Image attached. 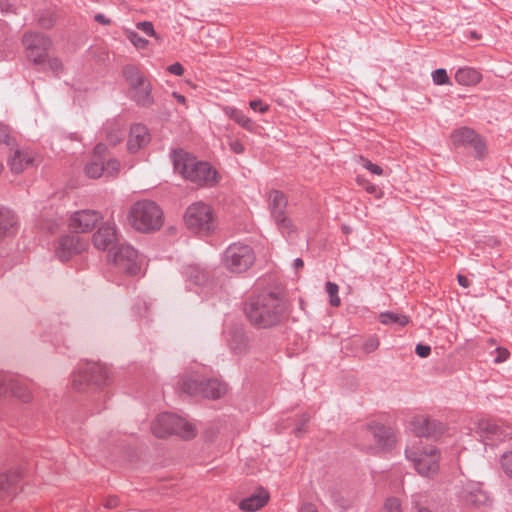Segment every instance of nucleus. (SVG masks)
Listing matches in <instances>:
<instances>
[{
	"mask_svg": "<svg viewBox=\"0 0 512 512\" xmlns=\"http://www.w3.org/2000/svg\"><path fill=\"white\" fill-rule=\"evenodd\" d=\"M4 476H0V482L3 480Z\"/></svg>",
	"mask_w": 512,
	"mask_h": 512,
	"instance_id": "63",
	"label": "nucleus"
},
{
	"mask_svg": "<svg viewBox=\"0 0 512 512\" xmlns=\"http://www.w3.org/2000/svg\"><path fill=\"white\" fill-rule=\"evenodd\" d=\"M284 311L282 301L273 294H265L251 300L246 307L249 321L259 328H268L280 322Z\"/></svg>",
	"mask_w": 512,
	"mask_h": 512,
	"instance_id": "2",
	"label": "nucleus"
},
{
	"mask_svg": "<svg viewBox=\"0 0 512 512\" xmlns=\"http://www.w3.org/2000/svg\"><path fill=\"white\" fill-rule=\"evenodd\" d=\"M6 393L5 378L0 375V398Z\"/></svg>",
	"mask_w": 512,
	"mask_h": 512,
	"instance_id": "56",
	"label": "nucleus"
},
{
	"mask_svg": "<svg viewBox=\"0 0 512 512\" xmlns=\"http://www.w3.org/2000/svg\"><path fill=\"white\" fill-rule=\"evenodd\" d=\"M223 111L229 119L233 120L243 129L250 133H258L260 127L250 117L246 116L241 110L232 106H224Z\"/></svg>",
	"mask_w": 512,
	"mask_h": 512,
	"instance_id": "21",
	"label": "nucleus"
},
{
	"mask_svg": "<svg viewBox=\"0 0 512 512\" xmlns=\"http://www.w3.org/2000/svg\"><path fill=\"white\" fill-rule=\"evenodd\" d=\"M203 385L204 379L198 374L183 377L179 382L181 391L194 396L201 394Z\"/></svg>",
	"mask_w": 512,
	"mask_h": 512,
	"instance_id": "25",
	"label": "nucleus"
},
{
	"mask_svg": "<svg viewBox=\"0 0 512 512\" xmlns=\"http://www.w3.org/2000/svg\"><path fill=\"white\" fill-rule=\"evenodd\" d=\"M368 193L375 194L378 192L377 187L374 184L367 183V185L364 188Z\"/></svg>",
	"mask_w": 512,
	"mask_h": 512,
	"instance_id": "55",
	"label": "nucleus"
},
{
	"mask_svg": "<svg viewBox=\"0 0 512 512\" xmlns=\"http://www.w3.org/2000/svg\"><path fill=\"white\" fill-rule=\"evenodd\" d=\"M136 27L143 31L146 35L159 39L157 33L154 30L153 24L149 21L138 22Z\"/></svg>",
	"mask_w": 512,
	"mask_h": 512,
	"instance_id": "41",
	"label": "nucleus"
},
{
	"mask_svg": "<svg viewBox=\"0 0 512 512\" xmlns=\"http://www.w3.org/2000/svg\"><path fill=\"white\" fill-rule=\"evenodd\" d=\"M469 147L473 149V156L476 159L482 160L486 157L487 146L485 141L479 135L476 136V138L473 140Z\"/></svg>",
	"mask_w": 512,
	"mask_h": 512,
	"instance_id": "31",
	"label": "nucleus"
},
{
	"mask_svg": "<svg viewBox=\"0 0 512 512\" xmlns=\"http://www.w3.org/2000/svg\"><path fill=\"white\" fill-rule=\"evenodd\" d=\"M183 219L187 229L201 236L212 235L218 227V217L214 208L202 201L190 204Z\"/></svg>",
	"mask_w": 512,
	"mask_h": 512,
	"instance_id": "4",
	"label": "nucleus"
},
{
	"mask_svg": "<svg viewBox=\"0 0 512 512\" xmlns=\"http://www.w3.org/2000/svg\"><path fill=\"white\" fill-rule=\"evenodd\" d=\"M433 82L436 85L449 84V77L445 69L439 68L432 73Z\"/></svg>",
	"mask_w": 512,
	"mask_h": 512,
	"instance_id": "37",
	"label": "nucleus"
},
{
	"mask_svg": "<svg viewBox=\"0 0 512 512\" xmlns=\"http://www.w3.org/2000/svg\"><path fill=\"white\" fill-rule=\"evenodd\" d=\"M172 97L181 105H183L185 108H188L187 106V99L184 95L179 94L177 92L172 93Z\"/></svg>",
	"mask_w": 512,
	"mask_h": 512,
	"instance_id": "50",
	"label": "nucleus"
},
{
	"mask_svg": "<svg viewBox=\"0 0 512 512\" xmlns=\"http://www.w3.org/2000/svg\"><path fill=\"white\" fill-rule=\"evenodd\" d=\"M476 432L487 439L502 440L509 436L502 423L488 418H477L475 420Z\"/></svg>",
	"mask_w": 512,
	"mask_h": 512,
	"instance_id": "17",
	"label": "nucleus"
},
{
	"mask_svg": "<svg viewBox=\"0 0 512 512\" xmlns=\"http://www.w3.org/2000/svg\"><path fill=\"white\" fill-rule=\"evenodd\" d=\"M125 35L132 45L137 49H146L149 41L142 38L138 33L132 30H126Z\"/></svg>",
	"mask_w": 512,
	"mask_h": 512,
	"instance_id": "34",
	"label": "nucleus"
},
{
	"mask_svg": "<svg viewBox=\"0 0 512 512\" xmlns=\"http://www.w3.org/2000/svg\"><path fill=\"white\" fill-rule=\"evenodd\" d=\"M308 420H309L308 417H306V416L302 417L301 425L299 427H297L296 430H295V434L296 435L299 436L301 433L304 432L303 426L308 422Z\"/></svg>",
	"mask_w": 512,
	"mask_h": 512,
	"instance_id": "53",
	"label": "nucleus"
},
{
	"mask_svg": "<svg viewBox=\"0 0 512 512\" xmlns=\"http://www.w3.org/2000/svg\"><path fill=\"white\" fill-rule=\"evenodd\" d=\"M9 141V130L5 125L0 124V143Z\"/></svg>",
	"mask_w": 512,
	"mask_h": 512,
	"instance_id": "49",
	"label": "nucleus"
},
{
	"mask_svg": "<svg viewBox=\"0 0 512 512\" xmlns=\"http://www.w3.org/2000/svg\"><path fill=\"white\" fill-rule=\"evenodd\" d=\"M16 224L15 216L9 210H0V238L8 235Z\"/></svg>",
	"mask_w": 512,
	"mask_h": 512,
	"instance_id": "28",
	"label": "nucleus"
},
{
	"mask_svg": "<svg viewBox=\"0 0 512 512\" xmlns=\"http://www.w3.org/2000/svg\"><path fill=\"white\" fill-rule=\"evenodd\" d=\"M118 505V499L116 497H109L106 502L105 506L107 508H114Z\"/></svg>",
	"mask_w": 512,
	"mask_h": 512,
	"instance_id": "52",
	"label": "nucleus"
},
{
	"mask_svg": "<svg viewBox=\"0 0 512 512\" xmlns=\"http://www.w3.org/2000/svg\"><path fill=\"white\" fill-rule=\"evenodd\" d=\"M151 140L148 128L140 123L133 124L127 135L126 149L130 154H136L144 149Z\"/></svg>",
	"mask_w": 512,
	"mask_h": 512,
	"instance_id": "14",
	"label": "nucleus"
},
{
	"mask_svg": "<svg viewBox=\"0 0 512 512\" xmlns=\"http://www.w3.org/2000/svg\"><path fill=\"white\" fill-rule=\"evenodd\" d=\"M249 106L252 110L258 111L261 114L268 112L270 109V106L260 99L250 101Z\"/></svg>",
	"mask_w": 512,
	"mask_h": 512,
	"instance_id": "43",
	"label": "nucleus"
},
{
	"mask_svg": "<svg viewBox=\"0 0 512 512\" xmlns=\"http://www.w3.org/2000/svg\"><path fill=\"white\" fill-rule=\"evenodd\" d=\"M107 260L121 272L130 276L139 275L145 266L144 256L128 244H121L115 250H110Z\"/></svg>",
	"mask_w": 512,
	"mask_h": 512,
	"instance_id": "7",
	"label": "nucleus"
},
{
	"mask_svg": "<svg viewBox=\"0 0 512 512\" xmlns=\"http://www.w3.org/2000/svg\"><path fill=\"white\" fill-rule=\"evenodd\" d=\"M13 394L23 402H29L32 399V392L23 383L16 382L12 386Z\"/></svg>",
	"mask_w": 512,
	"mask_h": 512,
	"instance_id": "32",
	"label": "nucleus"
},
{
	"mask_svg": "<svg viewBox=\"0 0 512 512\" xmlns=\"http://www.w3.org/2000/svg\"><path fill=\"white\" fill-rule=\"evenodd\" d=\"M418 512H448L447 509H444V508H441V510L439 509H435L434 511H431L429 508H426V507H420L418 509Z\"/></svg>",
	"mask_w": 512,
	"mask_h": 512,
	"instance_id": "59",
	"label": "nucleus"
},
{
	"mask_svg": "<svg viewBox=\"0 0 512 512\" xmlns=\"http://www.w3.org/2000/svg\"><path fill=\"white\" fill-rule=\"evenodd\" d=\"M501 466L506 475L512 479V452L505 453L502 456Z\"/></svg>",
	"mask_w": 512,
	"mask_h": 512,
	"instance_id": "40",
	"label": "nucleus"
},
{
	"mask_svg": "<svg viewBox=\"0 0 512 512\" xmlns=\"http://www.w3.org/2000/svg\"><path fill=\"white\" fill-rule=\"evenodd\" d=\"M91 370H92L93 372H96V371H100V370H101V368H100V367H98V366H92V367H91Z\"/></svg>",
	"mask_w": 512,
	"mask_h": 512,
	"instance_id": "61",
	"label": "nucleus"
},
{
	"mask_svg": "<svg viewBox=\"0 0 512 512\" xmlns=\"http://www.w3.org/2000/svg\"><path fill=\"white\" fill-rule=\"evenodd\" d=\"M254 253L248 245L234 243L223 253V265L231 272L241 273L254 263Z\"/></svg>",
	"mask_w": 512,
	"mask_h": 512,
	"instance_id": "9",
	"label": "nucleus"
},
{
	"mask_svg": "<svg viewBox=\"0 0 512 512\" xmlns=\"http://www.w3.org/2000/svg\"><path fill=\"white\" fill-rule=\"evenodd\" d=\"M87 243L76 235H67L60 239L56 255L61 261H67L73 255L84 251Z\"/></svg>",
	"mask_w": 512,
	"mask_h": 512,
	"instance_id": "15",
	"label": "nucleus"
},
{
	"mask_svg": "<svg viewBox=\"0 0 512 512\" xmlns=\"http://www.w3.org/2000/svg\"><path fill=\"white\" fill-rule=\"evenodd\" d=\"M106 140L110 146L120 144L125 135V130L122 125L118 123H109L105 129Z\"/></svg>",
	"mask_w": 512,
	"mask_h": 512,
	"instance_id": "27",
	"label": "nucleus"
},
{
	"mask_svg": "<svg viewBox=\"0 0 512 512\" xmlns=\"http://www.w3.org/2000/svg\"><path fill=\"white\" fill-rule=\"evenodd\" d=\"M356 182L358 185L362 186L363 188H365L367 183H369L367 179H365L363 176H360V175H358L356 177Z\"/></svg>",
	"mask_w": 512,
	"mask_h": 512,
	"instance_id": "58",
	"label": "nucleus"
},
{
	"mask_svg": "<svg viewBox=\"0 0 512 512\" xmlns=\"http://www.w3.org/2000/svg\"><path fill=\"white\" fill-rule=\"evenodd\" d=\"M151 430L159 438L174 434L182 439L190 440L197 434L196 428L192 423L171 413L158 415L151 424Z\"/></svg>",
	"mask_w": 512,
	"mask_h": 512,
	"instance_id": "6",
	"label": "nucleus"
},
{
	"mask_svg": "<svg viewBox=\"0 0 512 512\" xmlns=\"http://www.w3.org/2000/svg\"><path fill=\"white\" fill-rule=\"evenodd\" d=\"M122 75L127 82L135 101L142 106H149L153 102L152 86L141 70L135 65H126Z\"/></svg>",
	"mask_w": 512,
	"mask_h": 512,
	"instance_id": "8",
	"label": "nucleus"
},
{
	"mask_svg": "<svg viewBox=\"0 0 512 512\" xmlns=\"http://www.w3.org/2000/svg\"><path fill=\"white\" fill-rule=\"evenodd\" d=\"M167 70L176 76H182L184 73V68L180 63H174L167 67Z\"/></svg>",
	"mask_w": 512,
	"mask_h": 512,
	"instance_id": "47",
	"label": "nucleus"
},
{
	"mask_svg": "<svg viewBox=\"0 0 512 512\" xmlns=\"http://www.w3.org/2000/svg\"><path fill=\"white\" fill-rule=\"evenodd\" d=\"M299 512H318L317 508L315 507V505L311 504V503H304L300 509H299Z\"/></svg>",
	"mask_w": 512,
	"mask_h": 512,
	"instance_id": "51",
	"label": "nucleus"
},
{
	"mask_svg": "<svg viewBox=\"0 0 512 512\" xmlns=\"http://www.w3.org/2000/svg\"><path fill=\"white\" fill-rule=\"evenodd\" d=\"M102 219L103 215L99 211L84 209L74 212L68 220V225L76 233H87L92 231Z\"/></svg>",
	"mask_w": 512,
	"mask_h": 512,
	"instance_id": "12",
	"label": "nucleus"
},
{
	"mask_svg": "<svg viewBox=\"0 0 512 512\" xmlns=\"http://www.w3.org/2000/svg\"><path fill=\"white\" fill-rule=\"evenodd\" d=\"M360 163L365 169L370 171L372 174H375L377 176L383 175V169L379 165L372 163L368 159L361 157Z\"/></svg>",
	"mask_w": 512,
	"mask_h": 512,
	"instance_id": "38",
	"label": "nucleus"
},
{
	"mask_svg": "<svg viewBox=\"0 0 512 512\" xmlns=\"http://www.w3.org/2000/svg\"><path fill=\"white\" fill-rule=\"evenodd\" d=\"M121 169V164L117 159H109L104 162V174L108 176H116Z\"/></svg>",
	"mask_w": 512,
	"mask_h": 512,
	"instance_id": "35",
	"label": "nucleus"
},
{
	"mask_svg": "<svg viewBox=\"0 0 512 512\" xmlns=\"http://www.w3.org/2000/svg\"><path fill=\"white\" fill-rule=\"evenodd\" d=\"M416 353L419 357L421 358H426L430 355L431 353V348L430 346L428 345H422V344H418L416 346Z\"/></svg>",
	"mask_w": 512,
	"mask_h": 512,
	"instance_id": "46",
	"label": "nucleus"
},
{
	"mask_svg": "<svg viewBox=\"0 0 512 512\" xmlns=\"http://www.w3.org/2000/svg\"><path fill=\"white\" fill-rule=\"evenodd\" d=\"M379 319L384 325L396 324L399 326H405L409 323V318L407 316L392 312L381 313Z\"/></svg>",
	"mask_w": 512,
	"mask_h": 512,
	"instance_id": "29",
	"label": "nucleus"
},
{
	"mask_svg": "<svg viewBox=\"0 0 512 512\" xmlns=\"http://www.w3.org/2000/svg\"><path fill=\"white\" fill-rule=\"evenodd\" d=\"M411 425L413 432L418 436L440 438L448 431L444 424L424 416L415 417Z\"/></svg>",
	"mask_w": 512,
	"mask_h": 512,
	"instance_id": "13",
	"label": "nucleus"
},
{
	"mask_svg": "<svg viewBox=\"0 0 512 512\" xmlns=\"http://www.w3.org/2000/svg\"><path fill=\"white\" fill-rule=\"evenodd\" d=\"M117 242V232L114 225L106 223L98 228L93 234L92 243L98 250H115L114 245Z\"/></svg>",
	"mask_w": 512,
	"mask_h": 512,
	"instance_id": "16",
	"label": "nucleus"
},
{
	"mask_svg": "<svg viewBox=\"0 0 512 512\" xmlns=\"http://www.w3.org/2000/svg\"><path fill=\"white\" fill-rule=\"evenodd\" d=\"M50 69L54 70V71H58V70H61L62 69V62L59 58L57 57H50L48 54H47V59H46V63Z\"/></svg>",
	"mask_w": 512,
	"mask_h": 512,
	"instance_id": "45",
	"label": "nucleus"
},
{
	"mask_svg": "<svg viewBox=\"0 0 512 512\" xmlns=\"http://www.w3.org/2000/svg\"><path fill=\"white\" fill-rule=\"evenodd\" d=\"M269 499V492L264 488H259L239 502V509L243 512H257L268 503Z\"/></svg>",
	"mask_w": 512,
	"mask_h": 512,
	"instance_id": "20",
	"label": "nucleus"
},
{
	"mask_svg": "<svg viewBox=\"0 0 512 512\" xmlns=\"http://www.w3.org/2000/svg\"><path fill=\"white\" fill-rule=\"evenodd\" d=\"M36 155L29 150L16 149L8 159V165L13 173H22L28 167L34 166Z\"/></svg>",
	"mask_w": 512,
	"mask_h": 512,
	"instance_id": "19",
	"label": "nucleus"
},
{
	"mask_svg": "<svg viewBox=\"0 0 512 512\" xmlns=\"http://www.w3.org/2000/svg\"><path fill=\"white\" fill-rule=\"evenodd\" d=\"M509 357V352L506 349L499 348L497 349V356L495 358V361L498 363L504 362Z\"/></svg>",
	"mask_w": 512,
	"mask_h": 512,
	"instance_id": "48",
	"label": "nucleus"
},
{
	"mask_svg": "<svg viewBox=\"0 0 512 512\" xmlns=\"http://www.w3.org/2000/svg\"><path fill=\"white\" fill-rule=\"evenodd\" d=\"M467 501L471 504L481 505L487 501V496L482 491L478 490L476 493H471Z\"/></svg>",
	"mask_w": 512,
	"mask_h": 512,
	"instance_id": "42",
	"label": "nucleus"
},
{
	"mask_svg": "<svg viewBox=\"0 0 512 512\" xmlns=\"http://www.w3.org/2000/svg\"><path fill=\"white\" fill-rule=\"evenodd\" d=\"M3 170V165L0 163V173L2 172Z\"/></svg>",
	"mask_w": 512,
	"mask_h": 512,
	"instance_id": "62",
	"label": "nucleus"
},
{
	"mask_svg": "<svg viewBox=\"0 0 512 512\" xmlns=\"http://www.w3.org/2000/svg\"><path fill=\"white\" fill-rule=\"evenodd\" d=\"M127 221L137 232L153 233L163 226L164 215L162 209L155 202L139 200L129 208Z\"/></svg>",
	"mask_w": 512,
	"mask_h": 512,
	"instance_id": "3",
	"label": "nucleus"
},
{
	"mask_svg": "<svg viewBox=\"0 0 512 512\" xmlns=\"http://www.w3.org/2000/svg\"><path fill=\"white\" fill-rule=\"evenodd\" d=\"M107 153V147L105 144H98L91 159L87 162L84 168L85 174L92 179L100 178L104 175V160L103 156Z\"/></svg>",
	"mask_w": 512,
	"mask_h": 512,
	"instance_id": "18",
	"label": "nucleus"
},
{
	"mask_svg": "<svg viewBox=\"0 0 512 512\" xmlns=\"http://www.w3.org/2000/svg\"><path fill=\"white\" fill-rule=\"evenodd\" d=\"M457 279L458 283L464 288H467L470 285L468 278L463 275H458Z\"/></svg>",
	"mask_w": 512,
	"mask_h": 512,
	"instance_id": "54",
	"label": "nucleus"
},
{
	"mask_svg": "<svg viewBox=\"0 0 512 512\" xmlns=\"http://www.w3.org/2000/svg\"><path fill=\"white\" fill-rule=\"evenodd\" d=\"M95 20H96L98 23H102V24H105V25H107V24H109V23H110V21H109L108 19H106V18H105V16H104V15H102V14H98V15H96V16H95Z\"/></svg>",
	"mask_w": 512,
	"mask_h": 512,
	"instance_id": "57",
	"label": "nucleus"
},
{
	"mask_svg": "<svg viewBox=\"0 0 512 512\" xmlns=\"http://www.w3.org/2000/svg\"><path fill=\"white\" fill-rule=\"evenodd\" d=\"M326 292L329 296V303L333 307H338L341 304L340 297L338 295L339 287L333 282H327L325 285Z\"/></svg>",
	"mask_w": 512,
	"mask_h": 512,
	"instance_id": "33",
	"label": "nucleus"
},
{
	"mask_svg": "<svg viewBox=\"0 0 512 512\" xmlns=\"http://www.w3.org/2000/svg\"><path fill=\"white\" fill-rule=\"evenodd\" d=\"M287 199L280 191L274 190L269 194V208L271 215L282 233L292 230V222L286 213Z\"/></svg>",
	"mask_w": 512,
	"mask_h": 512,
	"instance_id": "11",
	"label": "nucleus"
},
{
	"mask_svg": "<svg viewBox=\"0 0 512 512\" xmlns=\"http://www.w3.org/2000/svg\"><path fill=\"white\" fill-rule=\"evenodd\" d=\"M86 381H88L86 372L82 373L81 371H79L73 375L72 383H73V386L78 390L82 389L83 382H86Z\"/></svg>",
	"mask_w": 512,
	"mask_h": 512,
	"instance_id": "44",
	"label": "nucleus"
},
{
	"mask_svg": "<svg viewBox=\"0 0 512 512\" xmlns=\"http://www.w3.org/2000/svg\"><path fill=\"white\" fill-rule=\"evenodd\" d=\"M478 134L467 127L454 130L450 135V141L454 147H469Z\"/></svg>",
	"mask_w": 512,
	"mask_h": 512,
	"instance_id": "24",
	"label": "nucleus"
},
{
	"mask_svg": "<svg viewBox=\"0 0 512 512\" xmlns=\"http://www.w3.org/2000/svg\"><path fill=\"white\" fill-rule=\"evenodd\" d=\"M227 144L231 152L235 154H243L245 152V146L243 142L235 137H228Z\"/></svg>",
	"mask_w": 512,
	"mask_h": 512,
	"instance_id": "36",
	"label": "nucleus"
},
{
	"mask_svg": "<svg viewBox=\"0 0 512 512\" xmlns=\"http://www.w3.org/2000/svg\"><path fill=\"white\" fill-rule=\"evenodd\" d=\"M227 392V385L217 379L204 380L201 396L210 399H218Z\"/></svg>",
	"mask_w": 512,
	"mask_h": 512,
	"instance_id": "23",
	"label": "nucleus"
},
{
	"mask_svg": "<svg viewBox=\"0 0 512 512\" xmlns=\"http://www.w3.org/2000/svg\"><path fill=\"white\" fill-rule=\"evenodd\" d=\"M481 79V74L473 68H460L455 73L456 82L463 86L477 85Z\"/></svg>",
	"mask_w": 512,
	"mask_h": 512,
	"instance_id": "26",
	"label": "nucleus"
},
{
	"mask_svg": "<svg viewBox=\"0 0 512 512\" xmlns=\"http://www.w3.org/2000/svg\"><path fill=\"white\" fill-rule=\"evenodd\" d=\"M407 459L423 477H432L440 469V450L431 445H411L405 451Z\"/></svg>",
	"mask_w": 512,
	"mask_h": 512,
	"instance_id": "5",
	"label": "nucleus"
},
{
	"mask_svg": "<svg viewBox=\"0 0 512 512\" xmlns=\"http://www.w3.org/2000/svg\"><path fill=\"white\" fill-rule=\"evenodd\" d=\"M23 45L27 58L39 65H44L47 59V51L51 46L49 38L38 33H26L23 36Z\"/></svg>",
	"mask_w": 512,
	"mask_h": 512,
	"instance_id": "10",
	"label": "nucleus"
},
{
	"mask_svg": "<svg viewBox=\"0 0 512 512\" xmlns=\"http://www.w3.org/2000/svg\"><path fill=\"white\" fill-rule=\"evenodd\" d=\"M379 339L375 336L367 338L362 346V349L365 353H372L379 347Z\"/></svg>",
	"mask_w": 512,
	"mask_h": 512,
	"instance_id": "39",
	"label": "nucleus"
},
{
	"mask_svg": "<svg viewBox=\"0 0 512 512\" xmlns=\"http://www.w3.org/2000/svg\"><path fill=\"white\" fill-rule=\"evenodd\" d=\"M174 170L185 180L201 187L217 185L221 176L208 162L199 161L184 150H177L172 155Z\"/></svg>",
	"mask_w": 512,
	"mask_h": 512,
	"instance_id": "1",
	"label": "nucleus"
},
{
	"mask_svg": "<svg viewBox=\"0 0 512 512\" xmlns=\"http://www.w3.org/2000/svg\"><path fill=\"white\" fill-rule=\"evenodd\" d=\"M294 265L295 267L298 269V268H302L304 263H303V260L300 259V258H297L295 261H294Z\"/></svg>",
	"mask_w": 512,
	"mask_h": 512,
	"instance_id": "60",
	"label": "nucleus"
},
{
	"mask_svg": "<svg viewBox=\"0 0 512 512\" xmlns=\"http://www.w3.org/2000/svg\"><path fill=\"white\" fill-rule=\"evenodd\" d=\"M372 434L379 448L390 449L396 443V434L391 427L375 425L372 427Z\"/></svg>",
	"mask_w": 512,
	"mask_h": 512,
	"instance_id": "22",
	"label": "nucleus"
},
{
	"mask_svg": "<svg viewBox=\"0 0 512 512\" xmlns=\"http://www.w3.org/2000/svg\"><path fill=\"white\" fill-rule=\"evenodd\" d=\"M187 275L196 285H203L208 280V273L198 266L190 267L187 271Z\"/></svg>",
	"mask_w": 512,
	"mask_h": 512,
	"instance_id": "30",
	"label": "nucleus"
}]
</instances>
